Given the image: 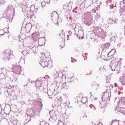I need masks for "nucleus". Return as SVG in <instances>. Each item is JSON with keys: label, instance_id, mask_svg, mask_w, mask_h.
<instances>
[{"label": "nucleus", "instance_id": "f257e3e1", "mask_svg": "<svg viewBox=\"0 0 125 125\" xmlns=\"http://www.w3.org/2000/svg\"><path fill=\"white\" fill-rule=\"evenodd\" d=\"M42 104L41 103L40 105H37L33 107L32 110V115H33L34 118L36 117V116H38V113H40L41 111H42Z\"/></svg>", "mask_w": 125, "mask_h": 125}, {"label": "nucleus", "instance_id": "f03ea898", "mask_svg": "<svg viewBox=\"0 0 125 125\" xmlns=\"http://www.w3.org/2000/svg\"><path fill=\"white\" fill-rule=\"evenodd\" d=\"M36 84V87L37 90H42L43 89V86H42V81L37 80L35 83Z\"/></svg>", "mask_w": 125, "mask_h": 125}, {"label": "nucleus", "instance_id": "7ed1b4c3", "mask_svg": "<svg viewBox=\"0 0 125 125\" xmlns=\"http://www.w3.org/2000/svg\"><path fill=\"white\" fill-rule=\"evenodd\" d=\"M51 14V20H56V22H55V21H53L54 24L56 25L58 24V18H59V16L58 14H57V11H54L53 13Z\"/></svg>", "mask_w": 125, "mask_h": 125}, {"label": "nucleus", "instance_id": "20e7f679", "mask_svg": "<svg viewBox=\"0 0 125 125\" xmlns=\"http://www.w3.org/2000/svg\"><path fill=\"white\" fill-rule=\"evenodd\" d=\"M4 55L6 60H9L10 59V55H11V51L10 49L5 50Z\"/></svg>", "mask_w": 125, "mask_h": 125}, {"label": "nucleus", "instance_id": "39448f33", "mask_svg": "<svg viewBox=\"0 0 125 125\" xmlns=\"http://www.w3.org/2000/svg\"><path fill=\"white\" fill-rule=\"evenodd\" d=\"M120 102L122 105H125V99L123 98L121 99ZM120 113L123 114V115H125V108L124 107H121L120 110Z\"/></svg>", "mask_w": 125, "mask_h": 125}, {"label": "nucleus", "instance_id": "423d86ee", "mask_svg": "<svg viewBox=\"0 0 125 125\" xmlns=\"http://www.w3.org/2000/svg\"><path fill=\"white\" fill-rule=\"evenodd\" d=\"M110 97H111V94L108 92H104V94L102 96V98L106 100V101H108V100H110Z\"/></svg>", "mask_w": 125, "mask_h": 125}, {"label": "nucleus", "instance_id": "0eeeda50", "mask_svg": "<svg viewBox=\"0 0 125 125\" xmlns=\"http://www.w3.org/2000/svg\"><path fill=\"white\" fill-rule=\"evenodd\" d=\"M38 42V44L40 45V46H42L43 44H45V38H41L39 39Z\"/></svg>", "mask_w": 125, "mask_h": 125}, {"label": "nucleus", "instance_id": "6e6552de", "mask_svg": "<svg viewBox=\"0 0 125 125\" xmlns=\"http://www.w3.org/2000/svg\"><path fill=\"white\" fill-rule=\"evenodd\" d=\"M119 81L121 83L122 85H125V72L122 73Z\"/></svg>", "mask_w": 125, "mask_h": 125}, {"label": "nucleus", "instance_id": "1a4fd4ad", "mask_svg": "<svg viewBox=\"0 0 125 125\" xmlns=\"http://www.w3.org/2000/svg\"><path fill=\"white\" fill-rule=\"evenodd\" d=\"M39 63L43 67H47V66L49 65V63L47 61H43V60H41V61L39 62Z\"/></svg>", "mask_w": 125, "mask_h": 125}, {"label": "nucleus", "instance_id": "9d476101", "mask_svg": "<svg viewBox=\"0 0 125 125\" xmlns=\"http://www.w3.org/2000/svg\"><path fill=\"white\" fill-rule=\"evenodd\" d=\"M32 36L33 41H34L35 42H36L38 41V39H39V36H40V33L39 32L33 33Z\"/></svg>", "mask_w": 125, "mask_h": 125}, {"label": "nucleus", "instance_id": "9b49d317", "mask_svg": "<svg viewBox=\"0 0 125 125\" xmlns=\"http://www.w3.org/2000/svg\"><path fill=\"white\" fill-rule=\"evenodd\" d=\"M50 118L49 119L50 122H54L55 121H56V117L55 116V113L51 114V111L49 112Z\"/></svg>", "mask_w": 125, "mask_h": 125}, {"label": "nucleus", "instance_id": "f8f14e48", "mask_svg": "<svg viewBox=\"0 0 125 125\" xmlns=\"http://www.w3.org/2000/svg\"><path fill=\"white\" fill-rule=\"evenodd\" d=\"M92 2V0H86L84 3V7L86 8L89 7V6L91 5Z\"/></svg>", "mask_w": 125, "mask_h": 125}, {"label": "nucleus", "instance_id": "ddd939ff", "mask_svg": "<svg viewBox=\"0 0 125 125\" xmlns=\"http://www.w3.org/2000/svg\"><path fill=\"white\" fill-rule=\"evenodd\" d=\"M117 67H118V64L116 63H111L110 64V68L112 71H116Z\"/></svg>", "mask_w": 125, "mask_h": 125}, {"label": "nucleus", "instance_id": "4468645a", "mask_svg": "<svg viewBox=\"0 0 125 125\" xmlns=\"http://www.w3.org/2000/svg\"><path fill=\"white\" fill-rule=\"evenodd\" d=\"M115 52H116V50L115 49L111 50L107 54V57H111V58H113V55L115 54Z\"/></svg>", "mask_w": 125, "mask_h": 125}, {"label": "nucleus", "instance_id": "2eb2a0df", "mask_svg": "<svg viewBox=\"0 0 125 125\" xmlns=\"http://www.w3.org/2000/svg\"><path fill=\"white\" fill-rule=\"evenodd\" d=\"M92 87L95 90H97L99 88V84L96 82H93L92 83Z\"/></svg>", "mask_w": 125, "mask_h": 125}, {"label": "nucleus", "instance_id": "dca6fc26", "mask_svg": "<svg viewBox=\"0 0 125 125\" xmlns=\"http://www.w3.org/2000/svg\"><path fill=\"white\" fill-rule=\"evenodd\" d=\"M120 125V121L117 119L114 120L111 122L110 125Z\"/></svg>", "mask_w": 125, "mask_h": 125}, {"label": "nucleus", "instance_id": "f3484780", "mask_svg": "<svg viewBox=\"0 0 125 125\" xmlns=\"http://www.w3.org/2000/svg\"><path fill=\"white\" fill-rule=\"evenodd\" d=\"M120 16L125 15V7H123V8H121L120 11L119 12Z\"/></svg>", "mask_w": 125, "mask_h": 125}, {"label": "nucleus", "instance_id": "a211bd4d", "mask_svg": "<svg viewBox=\"0 0 125 125\" xmlns=\"http://www.w3.org/2000/svg\"><path fill=\"white\" fill-rule=\"evenodd\" d=\"M90 15H91V13L89 12H87L84 13V17H86V18L90 17Z\"/></svg>", "mask_w": 125, "mask_h": 125}, {"label": "nucleus", "instance_id": "6ab92c4d", "mask_svg": "<svg viewBox=\"0 0 125 125\" xmlns=\"http://www.w3.org/2000/svg\"><path fill=\"white\" fill-rule=\"evenodd\" d=\"M60 37H61V39L65 40V33L64 31L62 30L61 34H60Z\"/></svg>", "mask_w": 125, "mask_h": 125}, {"label": "nucleus", "instance_id": "aec40b11", "mask_svg": "<svg viewBox=\"0 0 125 125\" xmlns=\"http://www.w3.org/2000/svg\"><path fill=\"white\" fill-rule=\"evenodd\" d=\"M117 71V74H120L121 73V71H122V69L121 68V67L120 66L118 65L116 68Z\"/></svg>", "mask_w": 125, "mask_h": 125}, {"label": "nucleus", "instance_id": "412c9836", "mask_svg": "<svg viewBox=\"0 0 125 125\" xmlns=\"http://www.w3.org/2000/svg\"><path fill=\"white\" fill-rule=\"evenodd\" d=\"M110 45L111 44H110V43H106L104 44V47H105V48H108L109 47H110Z\"/></svg>", "mask_w": 125, "mask_h": 125}, {"label": "nucleus", "instance_id": "4be33fe9", "mask_svg": "<svg viewBox=\"0 0 125 125\" xmlns=\"http://www.w3.org/2000/svg\"><path fill=\"white\" fill-rule=\"evenodd\" d=\"M113 20L111 18H109L108 21L107 22L108 23V24H110V25H112V23H113Z\"/></svg>", "mask_w": 125, "mask_h": 125}, {"label": "nucleus", "instance_id": "5701e85b", "mask_svg": "<svg viewBox=\"0 0 125 125\" xmlns=\"http://www.w3.org/2000/svg\"><path fill=\"white\" fill-rule=\"evenodd\" d=\"M100 104H101L102 107H105L106 106V103L104 101L102 102Z\"/></svg>", "mask_w": 125, "mask_h": 125}, {"label": "nucleus", "instance_id": "b1692460", "mask_svg": "<svg viewBox=\"0 0 125 125\" xmlns=\"http://www.w3.org/2000/svg\"><path fill=\"white\" fill-rule=\"evenodd\" d=\"M4 35V31L3 30H0V37Z\"/></svg>", "mask_w": 125, "mask_h": 125}, {"label": "nucleus", "instance_id": "393cba45", "mask_svg": "<svg viewBox=\"0 0 125 125\" xmlns=\"http://www.w3.org/2000/svg\"><path fill=\"white\" fill-rule=\"evenodd\" d=\"M46 4V3H45V1H43L42 2L41 5L42 7L44 8V7H45Z\"/></svg>", "mask_w": 125, "mask_h": 125}, {"label": "nucleus", "instance_id": "a878e982", "mask_svg": "<svg viewBox=\"0 0 125 125\" xmlns=\"http://www.w3.org/2000/svg\"><path fill=\"white\" fill-rule=\"evenodd\" d=\"M67 85V83L64 82L62 84V88H64L65 86Z\"/></svg>", "mask_w": 125, "mask_h": 125}, {"label": "nucleus", "instance_id": "bb28decb", "mask_svg": "<svg viewBox=\"0 0 125 125\" xmlns=\"http://www.w3.org/2000/svg\"><path fill=\"white\" fill-rule=\"evenodd\" d=\"M68 83H72V78H69L67 80Z\"/></svg>", "mask_w": 125, "mask_h": 125}, {"label": "nucleus", "instance_id": "cd10ccee", "mask_svg": "<svg viewBox=\"0 0 125 125\" xmlns=\"http://www.w3.org/2000/svg\"><path fill=\"white\" fill-rule=\"evenodd\" d=\"M42 124H43L44 125H49V124H48L44 121L42 122Z\"/></svg>", "mask_w": 125, "mask_h": 125}, {"label": "nucleus", "instance_id": "c85d7f7f", "mask_svg": "<svg viewBox=\"0 0 125 125\" xmlns=\"http://www.w3.org/2000/svg\"><path fill=\"white\" fill-rule=\"evenodd\" d=\"M113 24H117V21H112V25H113Z\"/></svg>", "mask_w": 125, "mask_h": 125}, {"label": "nucleus", "instance_id": "c756f323", "mask_svg": "<svg viewBox=\"0 0 125 125\" xmlns=\"http://www.w3.org/2000/svg\"><path fill=\"white\" fill-rule=\"evenodd\" d=\"M65 88V89H69V86H67V85L64 86V88Z\"/></svg>", "mask_w": 125, "mask_h": 125}, {"label": "nucleus", "instance_id": "7c9ffc66", "mask_svg": "<svg viewBox=\"0 0 125 125\" xmlns=\"http://www.w3.org/2000/svg\"><path fill=\"white\" fill-rule=\"evenodd\" d=\"M122 125H125V121H123L122 122Z\"/></svg>", "mask_w": 125, "mask_h": 125}, {"label": "nucleus", "instance_id": "2f4dec72", "mask_svg": "<svg viewBox=\"0 0 125 125\" xmlns=\"http://www.w3.org/2000/svg\"><path fill=\"white\" fill-rule=\"evenodd\" d=\"M118 93L119 95H123V93H121L120 92H118Z\"/></svg>", "mask_w": 125, "mask_h": 125}, {"label": "nucleus", "instance_id": "473e14b6", "mask_svg": "<svg viewBox=\"0 0 125 125\" xmlns=\"http://www.w3.org/2000/svg\"><path fill=\"white\" fill-rule=\"evenodd\" d=\"M46 2L48 4H49V3H50V0H49V1H47Z\"/></svg>", "mask_w": 125, "mask_h": 125}, {"label": "nucleus", "instance_id": "72a5a7b5", "mask_svg": "<svg viewBox=\"0 0 125 125\" xmlns=\"http://www.w3.org/2000/svg\"><path fill=\"white\" fill-rule=\"evenodd\" d=\"M83 118H87V116L84 115V116L83 117Z\"/></svg>", "mask_w": 125, "mask_h": 125}, {"label": "nucleus", "instance_id": "f704fd0d", "mask_svg": "<svg viewBox=\"0 0 125 125\" xmlns=\"http://www.w3.org/2000/svg\"><path fill=\"white\" fill-rule=\"evenodd\" d=\"M105 38V37H102L101 38V39H102V40H104V38Z\"/></svg>", "mask_w": 125, "mask_h": 125}, {"label": "nucleus", "instance_id": "c9c22d12", "mask_svg": "<svg viewBox=\"0 0 125 125\" xmlns=\"http://www.w3.org/2000/svg\"><path fill=\"white\" fill-rule=\"evenodd\" d=\"M107 33H105V37H107Z\"/></svg>", "mask_w": 125, "mask_h": 125}, {"label": "nucleus", "instance_id": "e433bc0d", "mask_svg": "<svg viewBox=\"0 0 125 125\" xmlns=\"http://www.w3.org/2000/svg\"><path fill=\"white\" fill-rule=\"evenodd\" d=\"M120 60H121V61H122L123 60V59L120 58Z\"/></svg>", "mask_w": 125, "mask_h": 125}, {"label": "nucleus", "instance_id": "4c0bfd02", "mask_svg": "<svg viewBox=\"0 0 125 125\" xmlns=\"http://www.w3.org/2000/svg\"><path fill=\"white\" fill-rule=\"evenodd\" d=\"M113 53H114V52H113L112 53H111L110 55H112V54H113Z\"/></svg>", "mask_w": 125, "mask_h": 125}, {"label": "nucleus", "instance_id": "58836bf2", "mask_svg": "<svg viewBox=\"0 0 125 125\" xmlns=\"http://www.w3.org/2000/svg\"><path fill=\"white\" fill-rule=\"evenodd\" d=\"M37 53V52H34V54H36Z\"/></svg>", "mask_w": 125, "mask_h": 125}, {"label": "nucleus", "instance_id": "ea45409f", "mask_svg": "<svg viewBox=\"0 0 125 125\" xmlns=\"http://www.w3.org/2000/svg\"><path fill=\"white\" fill-rule=\"evenodd\" d=\"M91 106H92V105H90V107H91Z\"/></svg>", "mask_w": 125, "mask_h": 125}, {"label": "nucleus", "instance_id": "a19ab883", "mask_svg": "<svg viewBox=\"0 0 125 125\" xmlns=\"http://www.w3.org/2000/svg\"><path fill=\"white\" fill-rule=\"evenodd\" d=\"M88 26H90V25H89V24H88Z\"/></svg>", "mask_w": 125, "mask_h": 125}, {"label": "nucleus", "instance_id": "79ce46f5", "mask_svg": "<svg viewBox=\"0 0 125 125\" xmlns=\"http://www.w3.org/2000/svg\"><path fill=\"white\" fill-rule=\"evenodd\" d=\"M77 28V27H75V29H76Z\"/></svg>", "mask_w": 125, "mask_h": 125}, {"label": "nucleus", "instance_id": "37998d69", "mask_svg": "<svg viewBox=\"0 0 125 125\" xmlns=\"http://www.w3.org/2000/svg\"><path fill=\"white\" fill-rule=\"evenodd\" d=\"M70 3H71V2H69V4H70Z\"/></svg>", "mask_w": 125, "mask_h": 125}, {"label": "nucleus", "instance_id": "c03bdc74", "mask_svg": "<svg viewBox=\"0 0 125 125\" xmlns=\"http://www.w3.org/2000/svg\"><path fill=\"white\" fill-rule=\"evenodd\" d=\"M86 25H87V23H86Z\"/></svg>", "mask_w": 125, "mask_h": 125}, {"label": "nucleus", "instance_id": "a18cd8bd", "mask_svg": "<svg viewBox=\"0 0 125 125\" xmlns=\"http://www.w3.org/2000/svg\"><path fill=\"white\" fill-rule=\"evenodd\" d=\"M87 54H85V55H86Z\"/></svg>", "mask_w": 125, "mask_h": 125}, {"label": "nucleus", "instance_id": "49530a36", "mask_svg": "<svg viewBox=\"0 0 125 125\" xmlns=\"http://www.w3.org/2000/svg\"><path fill=\"white\" fill-rule=\"evenodd\" d=\"M94 108H95L94 110H95V109H96V108H95V107H94Z\"/></svg>", "mask_w": 125, "mask_h": 125}, {"label": "nucleus", "instance_id": "de8ad7c7", "mask_svg": "<svg viewBox=\"0 0 125 125\" xmlns=\"http://www.w3.org/2000/svg\"><path fill=\"white\" fill-rule=\"evenodd\" d=\"M48 96H49V94H48Z\"/></svg>", "mask_w": 125, "mask_h": 125}, {"label": "nucleus", "instance_id": "09e8293b", "mask_svg": "<svg viewBox=\"0 0 125 125\" xmlns=\"http://www.w3.org/2000/svg\"><path fill=\"white\" fill-rule=\"evenodd\" d=\"M93 100H94V99H93Z\"/></svg>", "mask_w": 125, "mask_h": 125}, {"label": "nucleus", "instance_id": "8fccbe9b", "mask_svg": "<svg viewBox=\"0 0 125 125\" xmlns=\"http://www.w3.org/2000/svg\"><path fill=\"white\" fill-rule=\"evenodd\" d=\"M58 125H59V124H58Z\"/></svg>", "mask_w": 125, "mask_h": 125}, {"label": "nucleus", "instance_id": "3c124183", "mask_svg": "<svg viewBox=\"0 0 125 125\" xmlns=\"http://www.w3.org/2000/svg\"><path fill=\"white\" fill-rule=\"evenodd\" d=\"M96 99H97V98H96Z\"/></svg>", "mask_w": 125, "mask_h": 125}]
</instances>
